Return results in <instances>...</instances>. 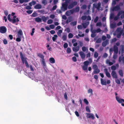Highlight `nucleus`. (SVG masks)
<instances>
[{
	"instance_id": "1",
	"label": "nucleus",
	"mask_w": 124,
	"mask_h": 124,
	"mask_svg": "<svg viewBox=\"0 0 124 124\" xmlns=\"http://www.w3.org/2000/svg\"><path fill=\"white\" fill-rule=\"evenodd\" d=\"M20 58L23 63L24 64L25 63L26 66L27 68H29V66L27 60V58L26 57H24L23 53L21 52H20Z\"/></svg>"
},
{
	"instance_id": "2",
	"label": "nucleus",
	"mask_w": 124,
	"mask_h": 124,
	"mask_svg": "<svg viewBox=\"0 0 124 124\" xmlns=\"http://www.w3.org/2000/svg\"><path fill=\"white\" fill-rule=\"evenodd\" d=\"M93 68L94 70L93 73L95 74H98L100 72V70L98 69V67L97 65L95 64L93 65Z\"/></svg>"
},
{
	"instance_id": "3",
	"label": "nucleus",
	"mask_w": 124,
	"mask_h": 124,
	"mask_svg": "<svg viewBox=\"0 0 124 124\" xmlns=\"http://www.w3.org/2000/svg\"><path fill=\"white\" fill-rule=\"evenodd\" d=\"M7 31L6 28L4 26L0 27V32L1 33H4L6 32Z\"/></svg>"
},
{
	"instance_id": "4",
	"label": "nucleus",
	"mask_w": 124,
	"mask_h": 124,
	"mask_svg": "<svg viewBox=\"0 0 124 124\" xmlns=\"http://www.w3.org/2000/svg\"><path fill=\"white\" fill-rule=\"evenodd\" d=\"M113 78L116 79L117 78V75L116 71H112L111 74Z\"/></svg>"
},
{
	"instance_id": "5",
	"label": "nucleus",
	"mask_w": 124,
	"mask_h": 124,
	"mask_svg": "<svg viewBox=\"0 0 124 124\" xmlns=\"http://www.w3.org/2000/svg\"><path fill=\"white\" fill-rule=\"evenodd\" d=\"M120 9L121 8L120 7V6L117 5L116 6L113 7L112 9V10L113 11H117Z\"/></svg>"
},
{
	"instance_id": "6",
	"label": "nucleus",
	"mask_w": 124,
	"mask_h": 124,
	"mask_svg": "<svg viewBox=\"0 0 124 124\" xmlns=\"http://www.w3.org/2000/svg\"><path fill=\"white\" fill-rule=\"evenodd\" d=\"M87 115L86 117L87 118H91L92 119H94V115L93 114L86 113Z\"/></svg>"
},
{
	"instance_id": "7",
	"label": "nucleus",
	"mask_w": 124,
	"mask_h": 124,
	"mask_svg": "<svg viewBox=\"0 0 124 124\" xmlns=\"http://www.w3.org/2000/svg\"><path fill=\"white\" fill-rule=\"evenodd\" d=\"M104 71L106 76L108 78H110L111 76L110 73L108 71V69L106 68L105 69H104Z\"/></svg>"
},
{
	"instance_id": "8",
	"label": "nucleus",
	"mask_w": 124,
	"mask_h": 124,
	"mask_svg": "<svg viewBox=\"0 0 124 124\" xmlns=\"http://www.w3.org/2000/svg\"><path fill=\"white\" fill-rule=\"evenodd\" d=\"M116 101L118 103H122L123 102L124 103V99H121L117 96H116Z\"/></svg>"
},
{
	"instance_id": "9",
	"label": "nucleus",
	"mask_w": 124,
	"mask_h": 124,
	"mask_svg": "<svg viewBox=\"0 0 124 124\" xmlns=\"http://www.w3.org/2000/svg\"><path fill=\"white\" fill-rule=\"evenodd\" d=\"M93 5L94 7L96 8L98 10H100V8L101 7V4L100 2H99L97 5H95L94 4H93Z\"/></svg>"
},
{
	"instance_id": "10",
	"label": "nucleus",
	"mask_w": 124,
	"mask_h": 124,
	"mask_svg": "<svg viewBox=\"0 0 124 124\" xmlns=\"http://www.w3.org/2000/svg\"><path fill=\"white\" fill-rule=\"evenodd\" d=\"M16 18V16H14L13 17V19H12V23H15L16 22H18L19 21V20L18 18H16V19L15 18Z\"/></svg>"
},
{
	"instance_id": "11",
	"label": "nucleus",
	"mask_w": 124,
	"mask_h": 124,
	"mask_svg": "<svg viewBox=\"0 0 124 124\" xmlns=\"http://www.w3.org/2000/svg\"><path fill=\"white\" fill-rule=\"evenodd\" d=\"M68 5L66 3H63L62 5V9L63 8L64 11L66 10L67 9Z\"/></svg>"
},
{
	"instance_id": "12",
	"label": "nucleus",
	"mask_w": 124,
	"mask_h": 124,
	"mask_svg": "<svg viewBox=\"0 0 124 124\" xmlns=\"http://www.w3.org/2000/svg\"><path fill=\"white\" fill-rule=\"evenodd\" d=\"M113 51L115 53L117 54L118 52V48L116 45H114L113 46Z\"/></svg>"
},
{
	"instance_id": "13",
	"label": "nucleus",
	"mask_w": 124,
	"mask_h": 124,
	"mask_svg": "<svg viewBox=\"0 0 124 124\" xmlns=\"http://www.w3.org/2000/svg\"><path fill=\"white\" fill-rule=\"evenodd\" d=\"M79 54L81 58L82 59H84L85 58V54L83 52L80 51L79 52Z\"/></svg>"
},
{
	"instance_id": "14",
	"label": "nucleus",
	"mask_w": 124,
	"mask_h": 124,
	"mask_svg": "<svg viewBox=\"0 0 124 124\" xmlns=\"http://www.w3.org/2000/svg\"><path fill=\"white\" fill-rule=\"evenodd\" d=\"M23 35V32L21 30H20L18 31L17 33V36L19 37H21Z\"/></svg>"
},
{
	"instance_id": "15",
	"label": "nucleus",
	"mask_w": 124,
	"mask_h": 124,
	"mask_svg": "<svg viewBox=\"0 0 124 124\" xmlns=\"http://www.w3.org/2000/svg\"><path fill=\"white\" fill-rule=\"evenodd\" d=\"M109 40H106L105 41L103 42L102 43V45L103 47L105 46L108 43Z\"/></svg>"
},
{
	"instance_id": "16",
	"label": "nucleus",
	"mask_w": 124,
	"mask_h": 124,
	"mask_svg": "<svg viewBox=\"0 0 124 124\" xmlns=\"http://www.w3.org/2000/svg\"><path fill=\"white\" fill-rule=\"evenodd\" d=\"M79 46H77L75 47H73L72 49L73 51L75 52H77L79 50Z\"/></svg>"
},
{
	"instance_id": "17",
	"label": "nucleus",
	"mask_w": 124,
	"mask_h": 124,
	"mask_svg": "<svg viewBox=\"0 0 124 124\" xmlns=\"http://www.w3.org/2000/svg\"><path fill=\"white\" fill-rule=\"evenodd\" d=\"M101 84L102 85H107L106 82V80H103V79L101 78Z\"/></svg>"
},
{
	"instance_id": "18",
	"label": "nucleus",
	"mask_w": 124,
	"mask_h": 124,
	"mask_svg": "<svg viewBox=\"0 0 124 124\" xmlns=\"http://www.w3.org/2000/svg\"><path fill=\"white\" fill-rule=\"evenodd\" d=\"M34 8L36 9H40L42 8V6L40 4H37L35 6Z\"/></svg>"
},
{
	"instance_id": "19",
	"label": "nucleus",
	"mask_w": 124,
	"mask_h": 124,
	"mask_svg": "<svg viewBox=\"0 0 124 124\" xmlns=\"http://www.w3.org/2000/svg\"><path fill=\"white\" fill-rule=\"evenodd\" d=\"M122 61L123 63H124V56L123 57L120 56L119 58L118 61L119 62H121Z\"/></svg>"
},
{
	"instance_id": "20",
	"label": "nucleus",
	"mask_w": 124,
	"mask_h": 124,
	"mask_svg": "<svg viewBox=\"0 0 124 124\" xmlns=\"http://www.w3.org/2000/svg\"><path fill=\"white\" fill-rule=\"evenodd\" d=\"M41 18V19L43 22H46L47 21V19L48 18V16L46 17L45 16H43Z\"/></svg>"
},
{
	"instance_id": "21",
	"label": "nucleus",
	"mask_w": 124,
	"mask_h": 124,
	"mask_svg": "<svg viewBox=\"0 0 124 124\" xmlns=\"http://www.w3.org/2000/svg\"><path fill=\"white\" fill-rule=\"evenodd\" d=\"M49 61L50 63H55V60L53 58L51 57L49 59Z\"/></svg>"
},
{
	"instance_id": "22",
	"label": "nucleus",
	"mask_w": 124,
	"mask_h": 124,
	"mask_svg": "<svg viewBox=\"0 0 124 124\" xmlns=\"http://www.w3.org/2000/svg\"><path fill=\"white\" fill-rule=\"evenodd\" d=\"M35 21L37 22H42V19L39 17H37L35 18Z\"/></svg>"
},
{
	"instance_id": "23",
	"label": "nucleus",
	"mask_w": 124,
	"mask_h": 124,
	"mask_svg": "<svg viewBox=\"0 0 124 124\" xmlns=\"http://www.w3.org/2000/svg\"><path fill=\"white\" fill-rule=\"evenodd\" d=\"M62 30H59L58 32H57V34L59 37H61V34L62 33Z\"/></svg>"
},
{
	"instance_id": "24",
	"label": "nucleus",
	"mask_w": 124,
	"mask_h": 124,
	"mask_svg": "<svg viewBox=\"0 0 124 124\" xmlns=\"http://www.w3.org/2000/svg\"><path fill=\"white\" fill-rule=\"evenodd\" d=\"M38 56L39 57L42 59H44V55L42 54L39 53L38 54Z\"/></svg>"
},
{
	"instance_id": "25",
	"label": "nucleus",
	"mask_w": 124,
	"mask_h": 124,
	"mask_svg": "<svg viewBox=\"0 0 124 124\" xmlns=\"http://www.w3.org/2000/svg\"><path fill=\"white\" fill-rule=\"evenodd\" d=\"M118 73L121 77H123V71L122 70H119L118 71Z\"/></svg>"
},
{
	"instance_id": "26",
	"label": "nucleus",
	"mask_w": 124,
	"mask_h": 124,
	"mask_svg": "<svg viewBox=\"0 0 124 124\" xmlns=\"http://www.w3.org/2000/svg\"><path fill=\"white\" fill-rule=\"evenodd\" d=\"M58 37L57 35H54V36L52 37V39L54 41H55L56 39Z\"/></svg>"
},
{
	"instance_id": "27",
	"label": "nucleus",
	"mask_w": 124,
	"mask_h": 124,
	"mask_svg": "<svg viewBox=\"0 0 124 124\" xmlns=\"http://www.w3.org/2000/svg\"><path fill=\"white\" fill-rule=\"evenodd\" d=\"M119 0H112V5L113 6L115 5L116 3V1H118Z\"/></svg>"
},
{
	"instance_id": "28",
	"label": "nucleus",
	"mask_w": 124,
	"mask_h": 124,
	"mask_svg": "<svg viewBox=\"0 0 124 124\" xmlns=\"http://www.w3.org/2000/svg\"><path fill=\"white\" fill-rule=\"evenodd\" d=\"M41 63L43 64V66H46V64L45 63V59H42L41 60Z\"/></svg>"
},
{
	"instance_id": "29",
	"label": "nucleus",
	"mask_w": 124,
	"mask_h": 124,
	"mask_svg": "<svg viewBox=\"0 0 124 124\" xmlns=\"http://www.w3.org/2000/svg\"><path fill=\"white\" fill-rule=\"evenodd\" d=\"M75 8V12H79L80 10V7L79 6H78L76 7Z\"/></svg>"
},
{
	"instance_id": "30",
	"label": "nucleus",
	"mask_w": 124,
	"mask_h": 124,
	"mask_svg": "<svg viewBox=\"0 0 124 124\" xmlns=\"http://www.w3.org/2000/svg\"><path fill=\"white\" fill-rule=\"evenodd\" d=\"M122 32L123 31H121L119 33L117 34V38H120L122 34Z\"/></svg>"
},
{
	"instance_id": "31",
	"label": "nucleus",
	"mask_w": 124,
	"mask_h": 124,
	"mask_svg": "<svg viewBox=\"0 0 124 124\" xmlns=\"http://www.w3.org/2000/svg\"><path fill=\"white\" fill-rule=\"evenodd\" d=\"M110 27L112 29L116 27V24L115 23L112 24H111Z\"/></svg>"
},
{
	"instance_id": "32",
	"label": "nucleus",
	"mask_w": 124,
	"mask_h": 124,
	"mask_svg": "<svg viewBox=\"0 0 124 124\" xmlns=\"http://www.w3.org/2000/svg\"><path fill=\"white\" fill-rule=\"evenodd\" d=\"M89 64V62L88 61H85L84 62V65L87 66Z\"/></svg>"
},
{
	"instance_id": "33",
	"label": "nucleus",
	"mask_w": 124,
	"mask_h": 124,
	"mask_svg": "<svg viewBox=\"0 0 124 124\" xmlns=\"http://www.w3.org/2000/svg\"><path fill=\"white\" fill-rule=\"evenodd\" d=\"M8 20L10 22H11L12 23V19L10 18V15L9 14L8 16Z\"/></svg>"
},
{
	"instance_id": "34",
	"label": "nucleus",
	"mask_w": 124,
	"mask_h": 124,
	"mask_svg": "<svg viewBox=\"0 0 124 124\" xmlns=\"http://www.w3.org/2000/svg\"><path fill=\"white\" fill-rule=\"evenodd\" d=\"M74 7L71 3H70L68 6V8L69 9H71L72 8Z\"/></svg>"
},
{
	"instance_id": "35",
	"label": "nucleus",
	"mask_w": 124,
	"mask_h": 124,
	"mask_svg": "<svg viewBox=\"0 0 124 124\" xmlns=\"http://www.w3.org/2000/svg\"><path fill=\"white\" fill-rule=\"evenodd\" d=\"M88 93H91V94L93 95V90L92 89H89L88 90Z\"/></svg>"
},
{
	"instance_id": "36",
	"label": "nucleus",
	"mask_w": 124,
	"mask_h": 124,
	"mask_svg": "<svg viewBox=\"0 0 124 124\" xmlns=\"http://www.w3.org/2000/svg\"><path fill=\"white\" fill-rule=\"evenodd\" d=\"M73 37V35L71 33H70L68 35V37L69 38H72Z\"/></svg>"
},
{
	"instance_id": "37",
	"label": "nucleus",
	"mask_w": 124,
	"mask_h": 124,
	"mask_svg": "<svg viewBox=\"0 0 124 124\" xmlns=\"http://www.w3.org/2000/svg\"><path fill=\"white\" fill-rule=\"evenodd\" d=\"M111 69L113 71H115L116 69V67L115 66L113 65L111 67Z\"/></svg>"
},
{
	"instance_id": "38",
	"label": "nucleus",
	"mask_w": 124,
	"mask_h": 124,
	"mask_svg": "<svg viewBox=\"0 0 124 124\" xmlns=\"http://www.w3.org/2000/svg\"><path fill=\"white\" fill-rule=\"evenodd\" d=\"M122 15L120 17L121 19H123L124 18V11H122Z\"/></svg>"
},
{
	"instance_id": "39",
	"label": "nucleus",
	"mask_w": 124,
	"mask_h": 124,
	"mask_svg": "<svg viewBox=\"0 0 124 124\" xmlns=\"http://www.w3.org/2000/svg\"><path fill=\"white\" fill-rule=\"evenodd\" d=\"M87 18V16H82L81 19L83 20H85Z\"/></svg>"
},
{
	"instance_id": "40",
	"label": "nucleus",
	"mask_w": 124,
	"mask_h": 124,
	"mask_svg": "<svg viewBox=\"0 0 124 124\" xmlns=\"http://www.w3.org/2000/svg\"><path fill=\"white\" fill-rule=\"evenodd\" d=\"M73 5L74 7L75 6H76L78 2L76 1H74L72 3H71Z\"/></svg>"
},
{
	"instance_id": "41",
	"label": "nucleus",
	"mask_w": 124,
	"mask_h": 124,
	"mask_svg": "<svg viewBox=\"0 0 124 124\" xmlns=\"http://www.w3.org/2000/svg\"><path fill=\"white\" fill-rule=\"evenodd\" d=\"M86 111L88 112H90V108L88 106H87L86 107Z\"/></svg>"
},
{
	"instance_id": "42",
	"label": "nucleus",
	"mask_w": 124,
	"mask_h": 124,
	"mask_svg": "<svg viewBox=\"0 0 124 124\" xmlns=\"http://www.w3.org/2000/svg\"><path fill=\"white\" fill-rule=\"evenodd\" d=\"M82 69L84 70H86L87 69V66L84 65L82 67Z\"/></svg>"
},
{
	"instance_id": "43",
	"label": "nucleus",
	"mask_w": 124,
	"mask_h": 124,
	"mask_svg": "<svg viewBox=\"0 0 124 124\" xmlns=\"http://www.w3.org/2000/svg\"><path fill=\"white\" fill-rule=\"evenodd\" d=\"M65 14L67 16H70L71 15L70 11H67L65 13Z\"/></svg>"
},
{
	"instance_id": "44",
	"label": "nucleus",
	"mask_w": 124,
	"mask_h": 124,
	"mask_svg": "<svg viewBox=\"0 0 124 124\" xmlns=\"http://www.w3.org/2000/svg\"><path fill=\"white\" fill-rule=\"evenodd\" d=\"M31 16L33 17H35L37 16V14L35 12H34L32 14Z\"/></svg>"
},
{
	"instance_id": "45",
	"label": "nucleus",
	"mask_w": 124,
	"mask_h": 124,
	"mask_svg": "<svg viewBox=\"0 0 124 124\" xmlns=\"http://www.w3.org/2000/svg\"><path fill=\"white\" fill-rule=\"evenodd\" d=\"M66 52L68 53H70L71 52L70 48L69 47L67 49Z\"/></svg>"
},
{
	"instance_id": "46",
	"label": "nucleus",
	"mask_w": 124,
	"mask_h": 124,
	"mask_svg": "<svg viewBox=\"0 0 124 124\" xmlns=\"http://www.w3.org/2000/svg\"><path fill=\"white\" fill-rule=\"evenodd\" d=\"M101 38L98 39L96 41V42L97 43H99L101 42Z\"/></svg>"
},
{
	"instance_id": "47",
	"label": "nucleus",
	"mask_w": 124,
	"mask_h": 124,
	"mask_svg": "<svg viewBox=\"0 0 124 124\" xmlns=\"http://www.w3.org/2000/svg\"><path fill=\"white\" fill-rule=\"evenodd\" d=\"M98 53L96 52H95L94 54V57L96 58L98 57Z\"/></svg>"
},
{
	"instance_id": "48",
	"label": "nucleus",
	"mask_w": 124,
	"mask_h": 124,
	"mask_svg": "<svg viewBox=\"0 0 124 124\" xmlns=\"http://www.w3.org/2000/svg\"><path fill=\"white\" fill-rule=\"evenodd\" d=\"M53 22V21L51 19H49L47 21V23L48 24H51Z\"/></svg>"
},
{
	"instance_id": "49",
	"label": "nucleus",
	"mask_w": 124,
	"mask_h": 124,
	"mask_svg": "<svg viewBox=\"0 0 124 124\" xmlns=\"http://www.w3.org/2000/svg\"><path fill=\"white\" fill-rule=\"evenodd\" d=\"M70 11L71 14H73L74 12H75V8H73L70 10Z\"/></svg>"
},
{
	"instance_id": "50",
	"label": "nucleus",
	"mask_w": 124,
	"mask_h": 124,
	"mask_svg": "<svg viewBox=\"0 0 124 124\" xmlns=\"http://www.w3.org/2000/svg\"><path fill=\"white\" fill-rule=\"evenodd\" d=\"M116 83L118 84H120V82L119 79H116L115 80Z\"/></svg>"
},
{
	"instance_id": "51",
	"label": "nucleus",
	"mask_w": 124,
	"mask_h": 124,
	"mask_svg": "<svg viewBox=\"0 0 124 124\" xmlns=\"http://www.w3.org/2000/svg\"><path fill=\"white\" fill-rule=\"evenodd\" d=\"M62 38L63 41H65L66 40L67 36L66 35H64L63 36Z\"/></svg>"
},
{
	"instance_id": "52",
	"label": "nucleus",
	"mask_w": 124,
	"mask_h": 124,
	"mask_svg": "<svg viewBox=\"0 0 124 124\" xmlns=\"http://www.w3.org/2000/svg\"><path fill=\"white\" fill-rule=\"evenodd\" d=\"M42 3L44 5H45L47 4V2L46 0H43L42 1Z\"/></svg>"
},
{
	"instance_id": "53",
	"label": "nucleus",
	"mask_w": 124,
	"mask_h": 124,
	"mask_svg": "<svg viewBox=\"0 0 124 124\" xmlns=\"http://www.w3.org/2000/svg\"><path fill=\"white\" fill-rule=\"evenodd\" d=\"M82 50L83 52L85 51L86 50V48L85 46H83L82 47Z\"/></svg>"
},
{
	"instance_id": "54",
	"label": "nucleus",
	"mask_w": 124,
	"mask_h": 124,
	"mask_svg": "<svg viewBox=\"0 0 124 124\" xmlns=\"http://www.w3.org/2000/svg\"><path fill=\"white\" fill-rule=\"evenodd\" d=\"M99 19V17L98 16L96 17L95 18L94 20V22L95 23H96Z\"/></svg>"
},
{
	"instance_id": "55",
	"label": "nucleus",
	"mask_w": 124,
	"mask_h": 124,
	"mask_svg": "<svg viewBox=\"0 0 124 124\" xmlns=\"http://www.w3.org/2000/svg\"><path fill=\"white\" fill-rule=\"evenodd\" d=\"M57 8V6L56 5H55L51 9V11L52 10H55Z\"/></svg>"
},
{
	"instance_id": "56",
	"label": "nucleus",
	"mask_w": 124,
	"mask_h": 124,
	"mask_svg": "<svg viewBox=\"0 0 124 124\" xmlns=\"http://www.w3.org/2000/svg\"><path fill=\"white\" fill-rule=\"evenodd\" d=\"M73 61L74 62H76L77 61V59L76 57L74 56L72 58Z\"/></svg>"
},
{
	"instance_id": "57",
	"label": "nucleus",
	"mask_w": 124,
	"mask_h": 124,
	"mask_svg": "<svg viewBox=\"0 0 124 124\" xmlns=\"http://www.w3.org/2000/svg\"><path fill=\"white\" fill-rule=\"evenodd\" d=\"M77 22L76 21H74L71 22V25H72L73 26H75L77 24Z\"/></svg>"
},
{
	"instance_id": "58",
	"label": "nucleus",
	"mask_w": 124,
	"mask_h": 124,
	"mask_svg": "<svg viewBox=\"0 0 124 124\" xmlns=\"http://www.w3.org/2000/svg\"><path fill=\"white\" fill-rule=\"evenodd\" d=\"M84 102L87 105H88L89 103V102L87 100L85 99H84Z\"/></svg>"
},
{
	"instance_id": "59",
	"label": "nucleus",
	"mask_w": 124,
	"mask_h": 124,
	"mask_svg": "<svg viewBox=\"0 0 124 124\" xmlns=\"http://www.w3.org/2000/svg\"><path fill=\"white\" fill-rule=\"evenodd\" d=\"M3 43L4 44L6 45L8 44V41L7 40L5 39H4L3 40Z\"/></svg>"
},
{
	"instance_id": "60",
	"label": "nucleus",
	"mask_w": 124,
	"mask_h": 124,
	"mask_svg": "<svg viewBox=\"0 0 124 124\" xmlns=\"http://www.w3.org/2000/svg\"><path fill=\"white\" fill-rule=\"evenodd\" d=\"M117 54H116V53H114V54L113 58L114 59H116L117 58Z\"/></svg>"
},
{
	"instance_id": "61",
	"label": "nucleus",
	"mask_w": 124,
	"mask_h": 124,
	"mask_svg": "<svg viewBox=\"0 0 124 124\" xmlns=\"http://www.w3.org/2000/svg\"><path fill=\"white\" fill-rule=\"evenodd\" d=\"M84 28H86L87 25L86 23H84L82 24Z\"/></svg>"
},
{
	"instance_id": "62",
	"label": "nucleus",
	"mask_w": 124,
	"mask_h": 124,
	"mask_svg": "<svg viewBox=\"0 0 124 124\" xmlns=\"http://www.w3.org/2000/svg\"><path fill=\"white\" fill-rule=\"evenodd\" d=\"M21 38L18 37V38H17L16 39V41L18 42L20 41H21Z\"/></svg>"
},
{
	"instance_id": "63",
	"label": "nucleus",
	"mask_w": 124,
	"mask_h": 124,
	"mask_svg": "<svg viewBox=\"0 0 124 124\" xmlns=\"http://www.w3.org/2000/svg\"><path fill=\"white\" fill-rule=\"evenodd\" d=\"M63 46L64 48H67L68 46V44L67 43H65L64 44Z\"/></svg>"
},
{
	"instance_id": "64",
	"label": "nucleus",
	"mask_w": 124,
	"mask_h": 124,
	"mask_svg": "<svg viewBox=\"0 0 124 124\" xmlns=\"http://www.w3.org/2000/svg\"><path fill=\"white\" fill-rule=\"evenodd\" d=\"M26 9L28 10L31 9V8L29 6H27L26 7Z\"/></svg>"
}]
</instances>
